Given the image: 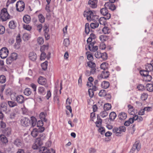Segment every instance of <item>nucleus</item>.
Instances as JSON below:
<instances>
[{"instance_id": "nucleus-58", "label": "nucleus", "mask_w": 153, "mask_h": 153, "mask_svg": "<svg viewBox=\"0 0 153 153\" xmlns=\"http://www.w3.org/2000/svg\"><path fill=\"white\" fill-rule=\"evenodd\" d=\"M46 56V53L44 52H42L40 56V59L41 60H44Z\"/></svg>"}, {"instance_id": "nucleus-56", "label": "nucleus", "mask_w": 153, "mask_h": 153, "mask_svg": "<svg viewBox=\"0 0 153 153\" xmlns=\"http://www.w3.org/2000/svg\"><path fill=\"white\" fill-rule=\"evenodd\" d=\"M38 92L40 94H43L45 93V89L43 87H40L38 88Z\"/></svg>"}, {"instance_id": "nucleus-21", "label": "nucleus", "mask_w": 153, "mask_h": 153, "mask_svg": "<svg viewBox=\"0 0 153 153\" xmlns=\"http://www.w3.org/2000/svg\"><path fill=\"white\" fill-rule=\"evenodd\" d=\"M7 103L10 107H13L17 105V103L15 102L12 101H8Z\"/></svg>"}, {"instance_id": "nucleus-16", "label": "nucleus", "mask_w": 153, "mask_h": 153, "mask_svg": "<svg viewBox=\"0 0 153 153\" xmlns=\"http://www.w3.org/2000/svg\"><path fill=\"white\" fill-rule=\"evenodd\" d=\"M24 22L26 24L29 23L31 21L30 16L28 15H26L23 17Z\"/></svg>"}, {"instance_id": "nucleus-13", "label": "nucleus", "mask_w": 153, "mask_h": 153, "mask_svg": "<svg viewBox=\"0 0 153 153\" xmlns=\"http://www.w3.org/2000/svg\"><path fill=\"white\" fill-rule=\"evenodd\" d=\"M29 59L33 61H35L37 58V55L36 53L31 52L29 54Z\"/></svg>"}, {"instance_id": "nucleus-50", "label": "nucleus", "mask_w": 153, "mask_h": 153, "mask_svg": "<svg viewBox=\"0 0 153 153\" xmlns=\"http://www.w3.org/2000/svg\"><path fill=\"white\" fill-rule=\"evenodd\" d=\"M37 41L39 44L42 45L44 43V39L42 37H39L37 39Z\"/></svg>"}, {"instance_id": "nucleus-10", "label": "nucleus", "mask_w": 153, "mask_h": 153, "mask_svg": "<svg viewBox=\"0 0 153 153\" xmlns=\"http://www.w3.org/2000/svg\"><path fill=\"white\" fill-rule=\"evenodd\" d=\"M16 100L18 103L22 104L25 101L24 97L22 95H19L16 97Z\"/></svg>"}, {"instance_id": "nucleus-48", "label": "nucleus", "mask_w": 153, "mask_h": 153, "mask_svg": "<svg viewBox=\"0 0 153 153\" xmlns=\"http://www.w3.org/2000/svg\"><path fill=\"white\" fill-rule=\"evenodd\" d=\"M23 28L25 29L28 31H30L31 29V27L28 25H23Z\"/></svg>"}, {"instance_id": "nucleus-35", "label": "nucleus", "mask_w": 153, "mask_h": 153, "mask_svg": "<svg viewBox=\"0 0 153 153\" xmlns=\"http://www.w3.org/2000/svg\"><path fill=\"white\" fill-rule=\"evenodd\" d=\"M31 93V91L29 88H26L24 91V94L27 96L30 95Z\"/></svg>"}, {"instance_id": "nucleus-55", "label": "nucleus", "mask_w": 153, "mask_h": 153, "mask_svg": "<svg viewBox=\"0 0 153 153\" xmlns=\"http://www.w3.org/2000/svg\"><path fill=\"white\" fill-rule=\"evenodd\" d=\"M5 31L4 27L2 25H0V34H3Z\"/></svg>"}, {"instance_id": "nucleus-42", "label": "nucleus", "mask_w": 153, "mask_h": 153, "mask_svg": "<svg viewBox=\"0 0 153 153\" xmlns=\"http://www.w3.org/2000/svg\"><path fill=\"white\" fill-rule=\"evenodd\" d=\"M102 31L104 34H108L110 32V31L108 27H104L102 30Z\"/></svg>"}, {"instance_id": "nucleus-3", "label": "nucleus", "mask_w": 153, "mask_h": 153, "mask_svg": "<svg viewBox=\"0 0 153 153\" xmlns=\"http://www.w3.org/2000/svg\"><path fill=\"white\" fill-rule=\"evenodd\" d=\"M10 16L8 13L7 9L5 8L3 9L1 11L0 17L3 21H5L10 18Z\"/></svg>"}, {"instance_id": "nucleus-28", "label": "nucleus", "mask_w": 153, "mask_h": 153, "mask_svg": "<svg viewBox=\"0 0 153 153\" xmlns=\"http://www.w3.org/2000/svg\"><path fill=\"white\" fill-rule=\"evenodd\" d=\"M101 85L102 88L105 89H106L109 87L110 84L108 82L103 81Z\"/></svg>"}, {"instance_id": "nucleus-1", "label": "nucleus", "mask_w": 153, "mask_h": 153, "mask_svg": "<svg viewBox=\"0 0 153 153\" xmlns=\"http://www.w3.org/2000/svg\"><path fill=\"white\" fill-rule=\"evenodd\" d=\"M45 135L43 133H41L39 134L38 138H37L33 146L34 149H38L43 144L42 140L45 138Z\"/></svg>"}, {"instance_id": "nucleus-39", "label": "nucleus", "mask_w": 153, "mask_h": 153, "mask_svg": "<svg viewBox=\"0 0 153 153\" xmlns=\"http://www.w3.org/2000/svg\"><path fill=\"white\" fill-rule=\"evenodd\" d=\"M149 71L146 70H141L140 71V73L141 75L146 76L148 74Z\"/></svg>"}, {"instance_id": "nucleus-2", "label": "nucleus", "mask_w": 153, "mask_h": 153, "mask_svg": "<svg viewBox=\"0 0 153 153\" xmlns=\"http://www.w3.org/2000/svg\"><path fill=\"white\" fill-rule=\"evenodd\" d=\"M83 16L87 17V19L88 21L94 20L98 19V16L92 11L89 10L88 11H85Z\"/></svg>"}, {"instance_id": "nucleus-11", "label": "nucleus", "mask_w": 153, "mask_h": 153, "mask_svg": "<svg viewBox=\"0 0 153 153\" xmlns=\"http://www.w3.org/2000/svg\"><path fill=\"white\" fill-rule=\"evenodd\" d=\"M14 144L17 146L21 147L23 146V142L22 139H16L14 141Z\"/></svg>"}, {"instance_id": "nucleus-49", "label": "nucleus", "mask_w": 153, "mask_h": 153, "mask_svg": "<svg viewBox=\"0 0 153 153\" xmlns=\"http://www.w3.org/2000/svg\"><path fill=\"white\" fill-rule=\"evenodd\" d=\"M41 149V150L42 151V153H48V150L45 147H39Z\"/></svg>"}, {"instance_id": "nucleus-15", "label": "nucleus", "mask_w": 153, "mask_h": 153, "mask_svg": "<svg viewBox=\"0 0 153 153\" xmlns=\"http://www.w3.org/2000/svg\"><path fill=\"white\" fill-rule=\"evenodd\" d=\"M97 1H92V0H90L88 2V4L89 6L93 8H96L97 6Z\"/></svg>"}, {"instance_id": "nucleus-40", "label": "nucleus", "mask_w": 153, "mask_h": 153, "mask_svg": "<svg viewBox=\"0 0 153 153\" xmlns=\"http://www.w3.org/2000/svg\"><path fill=\"white\" fill-rule=\"evenodd\" d=\"M102 119L100 118H98L97 117V121L96 122L97 127H100L102 124Z\"/></svg>"}, {"instance_id": "nucleus-17", "label": "nucleus", "mask_w": 153, "mask_h": 153, "mask_svg": "<svg viewBox=\"0 0 153 153\" xmlns=\"http://www.w3.org/2000/svg\"><path fill=\"white\" fill-rule=\"evenodd\" d=\"M16 24L14 21H10L9 24V27L11 29H14L16 26Z\"/></svg>"}, {"instance_id": "nucleus-19", "label": "nucleus", "mask_w": 153, "mask_h": 153, "mask_svg": "<svg viewBox=\"0 0 153 153\" xmlns=\"http://www.w3.org/2000/svg\"><path fill=\"white\" fill-rule=\"evenodd\" d=\"M105 17H101L99 19V22L100 25H105L106 24V20H107Z\"/></svg>"}, {"instance_id": "nucleus-45", "label": "nucleus", "mask_w": 153, "mask_h": 153, "mask_svg": "<svg viewBox=\"0 0 153 153\" xmlns=\"http://www.w3.org/2000/svg\"><path fill=\"white\" fill-rule=\"evenodd\" d=\"M87 64L88 66L91 68L96 67V66L95 63L91 61L88 62Z\"/></svg>"}, {"instance_id": "nucleus-24", "label": "nucleus", "mask_w": 153, "mask_h": 153, "mask_svg": "<svg viewBox=\"0 0 153 153\" xmlns=\"http://www.w3.org/2000/svg\"><path fill=\"white\" fill-rule=\"evenodd\" d=\"M118 117L121 120H124L127 117V115L125 113L122 112L119 114Z\"/></svg>"}, {"instance_id": "nucleus-37", "label": "nucleus", "mask_w": 153, "mask_h": 153, "mask_svg": "<svg viewBox=\"0 0 153 153\" xmlns=\"http://www.w3.org/2000/svg\"><path fill=\"white\" fill-rule=\"evenodd\" d=\"M100 40L102 42L106 41L108 40V38L107 36L105 35H102L100 37Z\"/></svg>"}, {"instance_id": "nucleus-12", "label": "nucleus", "mask_w": 153, "mask_h": 153, "mask_svg": "<svg viewBox=\"0 0 153 153\" xmlns=\"http://www.w3.org/2000/svg\"><path fill=\"white\" fill-rule=\"evenodd\" d=\"M94 44L93 42L91 43L88 45L89 49L91 51L95 52L98 49V47L97 46H94Z\"/></svg>"}, {"instance_id": "nucleus-53", "label": "nucleus", "mask_w": 153, "mask_h": 153, "mask_svg": "<svg viewBox=\"0 0 153 153\" xmlns=\"http://www.w3.org/2000/svg\"><path fill=\"white\" fill-rule=\"evenodd\" d=\"M108 56L107 54L104 52V53H101V56L100 58H101L103 60H106L107 59Z\"/></svg>"}, {"instance_id": "nucleus-7", "label": "nucleus", "mask_w": 153, "mask_h": 153, "mask_svg": "<svg viewBox=\"0 0 153 153\" xmlns=\"http://www.w3.org/2000/svg\"><path fill=\"white\" fill-rule=\"evenodd\" d=\"M20 123L22 126L27 127L30 125V120L27 117H24L21 120Z\"/></svg>"}, {"instance_id": "nucleus-51", "label": "nucleus", "mask_w": 153, "mask_h": 153, "mask_svg": "<svg viewBox=\"0 0 153 153\" xmlns=\"http://www.w3.org/2000/svg\"><path fill=\"white\" fill-rule=\"evenodd\" d=\"M100 114L101 116L103 118L107 116L108 115V113L106 111L104 110L101 112L100 113Z\"/></svg>"}, {"instance_id": "nucleus-26", "label": "nucleus", "mask_w": 153, "mask_h": 153, "mask_svg": "<svg viewBox=\"0 0 153 153\" xmlns=\"http://www.w3.org/2000/svg\"><path fill=\"white\" fill-rule=\"evenodd\" d=\"M102 72L103 75V78H106L108 77L110 75L109 72L107 70L103 71Z\"/></svg>"}, {"instance_id": "nucleus-38", "label": "nucleus", "mask_w": 153, "mask_h": 153, "mask_svg": "<svg viewBox=\"0 0 153 153\" xmlns=\"http://www.w3.org/2000/svg\"><path fill=\"white\" fill-rule=\"evenodd\" d=\"M41 66L43 70L45 71L46 70L47 68L48 62L46 61H45L41 64Z\"/></svg>"}, {"instance_id": "nucleus-14", "label": "nucleus", "mask_w": 153, "mask_h": 153, "mask_svg": "<svg viewBox=\"0 0 153 153\" xmlns=\"http://www.w3.org/2000/svg\"><path fill=\"white\" fill-rule=\"evenodd\" d=\"M104 5L105 6L108 7L109 8L112 10H114L116 9V7L115 5L111 4L109 2H107L105 3Z\"/></svg>"}, {"instance_id": "nucleus-4", "label": "nucleus", "mask_w": 153, "mask_h": 153, "mask_svg": "<svg viewBox=\"0 0 153 153\" xmlns=\"http://www.w3.org/2000/svg\"><path fill=\"white\" fill-rule=\"evenodd\" d=\"M16 10L19 12L23 11L25 7L24 2L22 0H20L17 2L16 4Z\"/></svg>"}, {"instance_id": "nucleus-62", "label": "nucleus", "mask_w": 153, "mask_h": 153, "mask_svg": "<svg viewBox=\"0 0 153 153\" xmlns=\"http://www.w3.org/2000/svg\"><path fill=\"white\" fill-rule=\"evenodd\" d=\"M98 131L101 133V134L103 135L105 132V129L103 127H100Z\"/></svg>"}, {"instance_id": "nucleus-25", "label": "nucleus", "mask_w": 153, "mask_h": 153, "mask_svg": "<svg viewBox=\"0 0 153 153\" xmlns=\"http://www.w3.org/2000/svg\"><path fill=\"white\" fill-rule=\"evenodd\" d=\"M39 134V131L37 130V129L35 128L33 129L31 132V135L33 137H36Z\"/></svg>"}, {"instance_id": "nucleus-27", "label": "nucleus", "mask_w": 153, "mask_h": 153, "mask_svg": "<svg viewBox=\"0 0 153 153\" xmlns=\"http://www.w3.org/2000/svg\"><path fill=\"white\" fill-rule=\"evenodd\" d=\"M31 127H33L36 126V119L34 117H31Z\"/></svg>"}, {"instance_id": "nucleus-44", "label": "nucleus", "mask_w": 153, "mask_h": 153, "mask_svg": "<svg viewBox=\"0 0 153 153\" xmlns=\"http://www.w3.org/2000/svg\"><path fill=\"white\" fill-rule=\"evenodd\" d=\"M17 54L16 53H12L10 56V57L13 60H16L17 57Z\"/></svg>"}, {"instance_id": "nucleus-29", "label": "nucleus", "mask_w": 153, "mask_h": 153, "mask_svg": "<svg viewBox=\"0 0 153 153\" xmlns=\"http://www.w3.org/2000/svg\"><path fill=\"white\" fill-rule=\"evenodd\" d=\"M101 68L103 69L104 70H106L108 68V64L106 62H103L100 65Z\"/></svg>"}, {"instance_id": "nucleus-47", "label": "nucleus", "mask_w": 153, "mask_h": 153, "mask_svg": "<svg viewBox=\"0 0 153 153\" xmlns=\"http://www.w3.org/2000/svg\"><path fill=\"white\" fill-rule=\"evenodd\" d=\"M106 94L105 91L104 90H101L99 93V95L100 97H103L105 96Z\"/></svg>"}, {"instance_id": "nucleus-63", "label": "nucleus", "mask_w": 153, "mask_h": 153, "mask_svg": "<svg viewBox=\"0 0 153 153\" xmlns=\"http://www.w3.org/2000/svg\"><path fill=\"white\" fill-rule=\"evenodd\" d=\"M95 56L97 58H100L101 56V53L100 52H97L95 54Z\"/></svg>"}, {"instance_id": "nucleus-64", "label": "nucleus", "mask_w": 153, "mask_h": 153, "mask_svg": "<svg viewBox=\"0 0 153 153\" xmlns=\"http://www.w3.org/2000/svg\"><path fill=\"white\" fill-rule=\"evenodd\" d=\"M137 88L139 90L141 91H143L145 88V87L141 84L138 85Z\"/></svg>"}, {"instance_id": "nucleus-34", "label": "nucleus", "mask_w": 153, "mask_h": 153, "mask_svg": "<svg viewBox=\"0 0 153 153\" xmlns=\"http://www.w3.org/2000/svg\"><path fill=\"white\" fill-rule=\"evenodd\" d=\"M133 120L132 119L130 118L128 120H127L124 123V125L126 126H128L130 124L133 123Z\"/></svg>"}, {"instance_id": "nucleus-9", "label": "nucleus", "mask_w": 153, "mask_h": 153, "mask_svg": "<svg viewBox=\"0 0 153 153\" xmlns=\"http://www.w3.org/2000/svg\"><path fill=\"white\" fill-rule=\"evenodd\" d=\"M38 82L39 84L44 85L46 88L48 87V85L46 84V79L42 76H40L38 79Z\"/></svg>"}, {"instance_id": "nucleus-57", "label": "nucleus", "mask_w": 153, "mask_h": 153, "mask_svg": "<svg viewBox=\"0 0 153 153\" xmlns=\"http://www.w3.org/2000/svg\"><path fill=\"white\" fill-rule=\"evenodd\" d=\"M94 91H93V90L91 88L88 89V92L89 94L91 97H93L94 94Z\"/></svg>"}, {"instance_id": "nucleus-22", "label": "nucleus", "mask_w": 153, "mask_h": 153, "mask_svg": "<svg viewBox=\"0 0 153 153\" xmlns=\"http://www.w3.org/2000/svg\"><path fill=\"white\" fill-rule=\"evenodd\" d=\"M7 105L4 103H2L1 104L0 108L2 111H5L7 110Z\"/></svg>"}, {"instance_id": "nucleus-23", "label": "nucleus", "mask_w": 153, "mask_h": 153, "mask_svg": "<svg viewBox=\"0 0 153 153\" xmlns=\"http://www.w3.org/2000/svg\"><path fill=\"white\" fill-rule=\"evenodd\" d=\"M146 69L149 71H151L153 70V66L152 64H147L146 65Z\"/></svg>"}, {"instance_id": "nucleus-60", "label": "nucleus", "mask_w": 153, "mask_h": 153, "mask_svg": "<svg viewBox=\"0 0 153 153\" xmlns=\"http://www.w3.org/2000/svg\"><path fill=\"white\" fill-rule=\"evenodd\" d=\"M46 116V114L44 112H42L39 114V117L42 120V119L44 118Z\"/></svg>"}, {"instance_id": "nucleus-31", "label": "nucleus", "mask_w": 153, "mask_h": 153, "mask_svg": "<svg viewBox=\"0 0 153 153\" xmlns=\"http://www.w3.org/2000/svg\"><path fill=\"white\" fill-rule=\"evenodd\" d=\"M146 88L147 90L150 92H152L153 91V85L152 84H147L146 86Z\"/></svg>"}, {"instance_id": "nucleus-46", "label": "nucleus", "mask_w": 153, "mask_h": 153, "mask_svg": "<svg viewBox=\"0 0 153 153\" xmlns=\"http://www.w3.org/2000/svg\"><path fill=\"white\" fill-rule=\"evenodd\" d=\"M148 94L146 93H143L142 94L141 96V99L143 100H146L148 97Z\"/></svg>"}, {"instance_id": "nucleus-61", "label": "nucleus", "mask_w": 153, "mask_h": 153, "mask_svg": "<svg viewBox=\"0 0 153 153\" xmlns=\"http://www.w3.org/2000/svg\"><path fill=\"white\" fill-rule=\"evenodd\" d=\"M69 41L67 39H65L64 40L63 44L65 46L67 47L69 45Z\"/></svg>"}, {"instance_id": "nucleus-20", "label": "nucleus", "mask_w": 153, "mask_h": 153, "mask_svg": "<svg viewBox=\"0 0 153 153\" xmlns=\"http://www.w3.org/2000/svg\"><path fill=\"white\" fill-rule=\"evenodd\" d=\"M0 138L1 141L3 143H6L7 142V139L4 135L3 134L1 135Z\"/></svg>"}, {"instance_id": "nucleus-43", "label": "nucleus", "mask_w": 153, "mask_h": 153, "mask_svg": "<svg viewBox=\"0 0 153 153\" xmlns=\"http://www.w3.org/2000/svg\"><path fill=\"white\" fill-rule=\"evenodd\" d=\"M85 31L87 34L89 33L90 32V27L89 24L88 23H86L85 25Z\"/></svg>"}, {"instance_id": "nucleus-54", "label": "nucleus", "mask_w": 153, "mask_h": 153, "mask_svg": "<svg viewBox=\"0 0 153 153\" xmlns=\"http://www.w3.org/2000/svg\"><path fill=\"white\" fill-rule=\"evenodd\" d=\"M30 38V36L27 33H25L23 36V38L25 41L28 40Z\"/></svg>"}, {"instance_id": "nucleus-59", "label": "nucleus", "mask_w": 153, "mask_h": 153, "mask_svg": "<svg viewBox=\"0 0 153 153\" xmlns=\"http://www.w3.org/2000/svg\"><path fill=\"white\" fill-rule=\"evenodd\" d=\"M89 53V52L88 51L86 52V54H87V59L88 60H91L93 59V56L92 55L90 54H88Z\"/></svg>"}, {"instance_id": "nucleus-33", "label": "nucleus", "mask_w": 153, "mask_h": 153, "mask_svg": "<svg viewBox=\"0 0 153 153\" xmlns=\"http://www.w3.org/2000/svg\"><path fill=\"white\" fill-rule=\"evenodd\" d=\"M111 108V105L108 103L105 104L103 107L104 110L105 111L109 110Z\"/></svg>"}, {"instance_id": "nucleus-5", "label": "nucleus", "mask_w": 153, "mask_h": 153, "mask_svg": "<svg viewBox=\"0 0 153 153\" xmlns=\"http://www.w3.org/2000/svg\"><path fill=\"white\" fill-rule=\"evenodd\" d=\"M9 51L6 47L2 48L0 50V56L2 59H5L8 55Z\"/></svg>"}, {"instance_id": "nucleus-52", "label": "nucleus", "mask_w": 153, "mask_h": 153, "mask_svg": "<svg viewBox=\"0 0 153 153\" xmlns=\"http://www.w3.org/2000/svg\"><path fill=\"white\" fill-rule=\"evenodd\" d=\"M16 41L17 43V45H19V43L21 41V39L20 37V34H19L16 37Z\"/></svg>"}, {"instance_id": "nucleus-36", "label": "nucleus", "mask_w": 153, "mask_h": 153, "mask_svg": "<svg viewBox=\"0 0 153 153\" xmlns=\"http://www.w3.org/2000/svg\"><path fill=\"white\" fill-rule=\"evenodd\" d=\"M38 17L39 20L41 23H43L45 22V18L42 14H39Z\"/></svg>"}, {"instance_id": "nucleus-6", "label": "nucleus", "mask_w": 153, "mask_h": 153, "mask_svg": "<svg viewBox=\"0 0 153 153\" xmlns=\"http://www.w3.org/2000/svg\"><path fill=\"white\" fill-rule=\"evenodd\" d=\"M141 148V145L140 142L138 141H136L133 145L132 149L131 150V152L132 153L135 152H138Z\"/></svg>"}, {"instance_id": "nucleus-30", "label": "nucleus", "mask_w": 153, "mask_h": 153, "mask_svg": "<svg viewBox=\"0 0 153 153\" xmlns=\"http://www.w3.org/2000/svg\"><path fill=\"white\" fill-rule=\"evenodd\" d=\"M116 113L114 112H111L109 115V119L111 120H113L116 117Z\"/></svg>"}, {"instance_id": "nucleus-8", "label": "nucleus", "mask_w": 153, "mask_h": 153, "mask_svg": "<svg viewBox=\"0 0 153 153\" xmlns=\"http://www.w3.org/2000/svg\"><path fill=\"white\" fill-rule=\"evenodd\" d=\"M105 6V8H102L100 10V12L101 14L106 17V19H109L111 18V15L108 12V10Z\"/></svg>"}, {"instance_id": "nucleus-32", "label": "nucleus", "mask_w": 153, "mask_h": 153, "mask_svg": "<svg viewBox=\"0 0 153 153\" xmlns=\"http://www.w3.org/2000/svg\"><path fill=\"white\" fill-rule=\"evenodd\" d=\"M99 25V23L95 21L91 23L90 24V26L92 29H94L98 27Z\"/></svg>"}, {"instance_id": "nucleus-18", "label": "nucleus", "mask_w": 153, "mask_h": 153, "mask_svg": "<svg viewBox=\"0 0 153 153\" xmlns=\"http://www.w3.org/2000/svg\"><path fill=\"white\" fill-rule=\"evenodd\" d=\"M3 133L6 135L9 136L11 134V130L10 128L7 127L3 131Z\"/></svg>"}, {"instance_id": "nucleus-41", "label": "nucleus", "mask_w": 153, "mask_h": 153, "mask_svg": "<svg viewBox=\"0 0 153 153\" xmlns=\"http://www.w3.org/2000/svg\"><path fill=\"white\" fill-rule=\"evenodd\" d=\"M6 81V79L5 76L3 75L0 76V82L1 83H4Z\"/></svg>"}]
</instances>
